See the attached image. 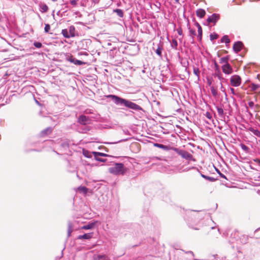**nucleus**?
<instances>
[{
    "label": "nucleus",
    "mask_w": 260,
    "mask_h": 260,
    "mask_svg": "<svg viewBox=\"0 0 260 260\" xmlns=\"http://www.w3.org/2000/svg\"><path fill=\"white\" fill-rule=\"evenodd\" d=\"M107 97L119 106L130 108V101L128 100L114 94H109Z\"/></svg>",
    "instance_id": "nucleus-1"
},
{
    "label": "nucleus",
    "mask_w": 260,
    "mask_h": 260,
    "mask_svg": "<svg viewBox=\"0 0 260 260\" xmlns=\"http://www.w3.org/2000/svg\"><path fill=\"white\" fill-rule=\"evenodd\" d=\"M127 169L125 168L122 163H115L113 167L109 169V172L115 175H123L125 174Z\"/></svg>",
    "instance_id": "nucleus-2"
},
{
    "label": "nucleus",
    "mask_w": 260,
    "mask_h": 260,
    "mask_svg": "<svg viewBox=\"0 0 260 260\" xmlns=\"http://www.w3.org/2000/svg\"><path fill=\"white\" fill-rule=\"evenodd\" d=\"M174 150L177 152V153L180 155L182 158L186 159L188 160H193L194 159L193 158L192 155L188 152L184 150H179L177 148H174Z\"/></svg>",
    "instance_id": "nucleus-3"
},
{
    "label": "nucleus",
    "mask_w": 260,
    "mask_h": 260,
    "mask_svg": "<svg viewBox=\"0 0 260 260\" xmlns=\"http://www.w3.org/2000/svg\"><path fill=\"white\" fill-rule=\"evenodd\" d=\"M131 110H133L136 112V114L138 117H141L144 112L143 109L140 105L133 102H131Z\"/></svg>",
    "instance_id": "nucleus-4"
},
{
    "label": "nucleus",
    "mask_w": 260,
    "mask_h": 260,
    "mask_svg": "<svg viewBox=\"0 0 260 260\" xmlns=\"http://www.w3.org/2000/svg\"><path fill=\"white\" fill-rule=\"evenodd\" d=\"M230 82L232 86L238 87L240 86L241 83V78L239 75H234L231 76Z\"/></svg>",
    "instance_id": "nucleus-5"
},
{
    "label": "nucleus",
    "mask_w": 260,
    "mask_h": 260,
    "mask_svg": "<svg viewBox=\"0 0 260 260\" xmlns=\"http://www.w3.org/2000/svg\"><path fill=\"white\" fill-rule=\"evenodd\" d=\"M90 121L89 117L84 115H80L78 118V122L84 125L89 124Z\"/></svg>",
    "instance_id": "nucleus-6"
},
{
    "label": "nucleus",
    "mask_w": 260,
    "mask_h": 260,
    "mask_svg": "<svg viewBox=\"0 0 260 260\" xmlns=\"http://www.w3.org/2000/svg\"><path fill=\"white\" fill-rule=\"evenodd\" d=\"M219 19L220 15L218 14L214 13L208 17L207 21L208 23H213L215 24Z\"/></svg>",
    "instance_id": "nucleus-7"
},
{
    "label": "nucleus",
    "mask_w": 260,
    "mask_h": 260,
    "mask_svg": "<svg viewBox=\"0 0 260 260\" xmlns=\"http://www.w3.org/2000/svg\"><path fill=\"white\" fill-rule=\"evenodd\" d=\"M76 224V222L75 221L72 222L71 221H68V232H67V237L69 238L72 233L74 230H75V224Z\"/></svg>",
    "instance_id": "nucleus-8"
},
{
    "label": "nucleus",
    "mask_w": 260,
    "mask_h": 260,
    "mask_svg": "<svg viewBox=\"0 0 260 260\" xmlns=\"http://www.w3.org/2000/svg\"><path fill=\"white\" fill-rule=\"evenodd\" d=\"M97 220L91 221L89 222L87 224L82 226L81 229L83 230H90L95 228V225L99 223Z\"/></svg>",
    "instance_id": "nucleus-9"
},
{
    "label": "nucleus",
    "mask_w": 260,
    "mask_h": 260,
    "mask_svg": "<svg viewBox=\"0 0 260 260\" xmlns=\"http://www.w3.org/2000/svg\"><path fill=\"white\" fill-rule=\"evenodd\" d=\"M222 72L225 74H231L233 72L232 66L229 63L224 64L222 66Z\"/></svg>",
    "instance_id": "nucleus-10"
},
{
    "label": "nucleus",
    "mask_w": 260,
    "mask_h": 260,
    "mask_svg": "<svg viewBox=\"0 0 260 260\" xmlns=\"http://www.w3.org/2000/svg\"><path fill=\"white\" fill-rule=\"evenodd\" d=\"M243 46V44L241 41L235 42L233 45V50L236 53L240 52Z\"/></svg>",
    "instance_id": "nucleus-11"
},
{
    "label": "nucleus",
    "mask_w": 260,
    "mask_h": 260,
    "mask_svg": "<svg viewBox=\"0 0 260 260\" xmlns=\"http://www.w3.org/2000/svg\"><path fill=\"white\" fill-rule=\"evenodd\" d=\"M140 48L138 44L136 43L131 44V55H135L139 53Z\"/></svg>",
    "instance_id": "nucleus-12"
},
{
    "label": "nucleus",
    "mask_w": 260,
    "mask_h": 260,
    "mask_svg": "<svg viewBox=\"0 0 260 260\" xmlns=\"http://www.w3.org/2000/svg\"><path fill=\"white\" fill-rule=\"evenodd\" d=\"M92 153L94 155L95 159L101 162H105L106 160L103 158H98V156H106L107 154L102 152H92Z\"/></svg>",
    "instance_id": "nucleus-13"
},
{
    "label": "nucleus",
    "mask_w": 260,
    "mask_h": 260,
    "mask_svg": "<svg viewBox=\"0 0 260 260\" xmlns=\"http://www.w3.org/2000/svg\"><path fill=\"white\" fill-rule=\"evenodd\" d=\"M93 235V233H86L82 235L78 236L77 239L79 240H81V239L89 240L92 238Z\"/></svg>",
    "instance_id": "nucleus-14"
},
{
    "label": "nucleus",
    "mask_w": 260,
    "mask_h": 260,
    "mask_svg": "<svg viewBox=\"0 0 260 260\" xmlns=\"http://www.w3.org/2000/svg\"><path fill=\"white\" fill-rule=\"evenodd\" d=\"M52 131V127H48L41 131V132L40 133V136L44 137L46 135H49L51 133Z\"/></svg>",
    "instance_id": "nucleus-15"
},
{
    "label": "nucleus",
    "mask_w": 260,
    "mask_h": 260,
    "mask_svg": "<svg viewBox=\"0 0 260 260\" xmlns=\"http://www.w3.org/2000/svg\"><path fill=\"white\" fill-rule=\"evenodd\" d=\"M163 50V46L162 44L159 43V44L157 46V49L155 50V53L158 55L160 57H162V50Z\"/></svg>",
    "instance_id": "nucleus-16"
},
{
    "label": "nucleus",
    "mask_w": 260,
    "mask_h": 260,
    "mask_svg": "<svg viewBox=\"0 0 260 260\" xmlns=\"http://www.w3.org/2000/svg\"><path fill=\"white\" fill-rule=\"evenodd\" d=\"M153 145H154V146H155L156 147L161 148L166 151H168L170 149V147L169 146L164 145L163 144H159V143H154Z\"/></svg>",
    "instance_id": "nucleus-17"
},
{
    "label": "nucleus",
    "mask_w": 260,
    "mask_h": 260,
    "mask_svg": "<svg viewBox=\"0 0 260 260\" xmlns=\"http://www.w3.org/2000/svg\"><path fill=\"white\" fill-rule=\"evenodd\" d=\"M196 14L198 17H200V18H202L205 16L206 12L202 9H199L197 10Z\"/></svg>",
    "instance_id": "nucleus-18"
},
{
    "label": "nucleus",
    "mask_w": 260,
    "mask_h": 260,
    "mask_svg": "<svg viewBox=\"0 0 260 260\" xmlns=\"http://www.w3.org/2000/svg\"><path fill=\"white\" fill-rule=\"evenodd\" d=\"M253 161L255 162L258 166L257 169L254 168L252 166H250V168L254 170L260 171V159L259 158H254Z\"/></svg>",
    "instance_id": "nucleus-19"
},
{
    "label": "nucleus",
    "mask_w": 260,
    "mask_h": 260,
    "mask_svg": "<svg viewBox=\"0 0 260 260\" xmlns=\"http://www.w3.org/2000/svg\"><path fill=\"white\" fill-rule=\"evenodd\" d=\"M39 6H40V11L42 13H46L48 11V7L46 4H45L44 3H41Z\"/></svg>",
    "instance_id": "nucleus-20"
},
{
    "label": "nucleus",
    "mask_w": 260,
    "mask_h": 260,
    "mask_svg": "<svg viewBox=\"0 0 260 260\" xmlns=\"http://www.w3.org/2000/svg\"><path fill=\"white\" fill-rule=\"evenodd\" d=\"M248 131L251 133H253V135H254L256 137H258L260 135V132L257 129H255L253 127H250L248 128Z\"/></svg>",
    "instance_id": "nucleus-21"
},
{
    "label": "nucleus",
    "mask_w": 260,
    "mask_h": 260,
    "mask_svg": "<svg viewBox=\"0 0 260 260\" xmlns=\"http://www.w3.org/2000/svg\"><path fill=\"white\" fill-rule=\"evenodd\" d=\"M69 33L70 35V36L72 37H74L75 36V28L73 25H71L69 28Z\"/></svg>",
    "instance_id": "nucleus-22"
},
{
    "label": "nucleus",
    "mask_w": 260,
    "mask_h": 260,
    "mask_svg": "<svg viewBox=\"0 0 260 260\" xmlns=\"http://www.w3.org/2000/svg\"><path fill=\"white\" fill-rule=\"evenodd\" d=\"M94 260H110L109 258L104 255H98L94 257Z\"/></svg>",
    "instance_id": "nucleus-23"
},
{
    "label": "nucleus",
    "mask_w": 260,
    "mask_h": 260,
    "mask_svg": "<svg viewBox=\"0 0 260 260\" xmlns=\"http://www.w3.org/2000/svg\"><path fill=\"white\" fill-rule=\"evenodd\" d=\"M193 74L197 77L198 79L199 80L200 76V71L198 67L193 66Z\"/></svg>",
    "instance_id": "nucleus-24"
},
{
    "label": "nucleus",
    "mask_w": 260,
    "mask_h": 260,
    "mask_svg": "<svg viewBox=\"0 0 260 260\" xmlns=\"http://www.w3.org/2000/svg\"><path fill=\"white\" fill-rule=\"evenodd\" d=\"M61 34L63 35V36L66 38H72L71 36H70V35L69 33V30L68 29H63L62 30Z\"/></svg>",
    "instance_id": "nucleus-25"
},
{
    "label": "nucleus",
    "mask_w": 260,
    "mask_h": 260,
    "mask_svg": "<svg viewBox=\"0 0 260 260\" xmlns=\"http://www.w3.org/2000/svg\"><path fill=\"white\" fill-rule=\"evenodd\" d=\"M216 110L217 111L218 115L220 117H223L224 113V111H223V110L222 108V107H219V106H216Z\"/></svg>",
    "instance_id": "nucleus-26"
},
{
    "label": "nucleus",
    "mask_w": 260,
    "mask_h": 260,
    "mask_svg": "<svg viewBox=\"0 0 260 260\" xmlns=\"http://www.w3.org/2000/svg\"><path fill=\"white\" fill-rule=\"evenodd\" d=\"M221 42L225 43L226 44H228L230 43V40L229 39V37L227 35H224L221 39Z\"/></svg>",
    "instance_id": "nucleus-27"
},
{
    "label": "nucleus",
    "mask_w": 260,
    "mask_h": 260,
    "mask_svg": "<svg viewBox=\"0 0 260 260\" xmlns=\"http://www.w3.org/2000/svg\"><path fill=\"white\" fill-rule=\"evenodd\" d=\"M60 146L63 150H66L69 148V144L68 142H63L60 144Z\"/></svg>",
    "instance_id": "nucleus-28"
},
{
    "label": "nucleus",
    "mask_w": 260,
    "mask_h": 260,
    "mask_svg": "<svg viewBox=\"0 0 260 260\" xmlns=\"http://www.w3.org/2000/svg\"><path fill=\"white\" fill-rule=\"evenodd\" d=\"M229 59V58L228 56H225V57H221L220 59L219 63H224V64L229 63H228Z\"/></svg>",
    "instance_id": "nucleus-29"
},
{
    "label": "nucleus",
    "mask_w": 260,
    "mask_h": 260,
    "mask_svg": "<svg viewBox=\"0 0 260 260\" xmlns=\"http://www.w3.org/2000/svg\"><path fill=\"white\" fill-rule=\"evenodd\" d=\"M171 46L172 48L177 50V46H178V43H177V40L175 39L172 40Z\"/></svg>",
    "instance_id": "nucleus-30"
},
{
    "label": "nucleus",
    "mask_w": 260,
    "mask_h": 260,
    "mask_svg": "<svg viewBox=\"0 0 260 260\" xmlns=\"http://www.w3.org/2000/svg\"><path fill=\"white\" fill-rule=\"evenodd\" d=\"M114 11L115 13H116L117 15L119 17H123V11H122V10L119 9H116L114 10Z\"/></svg>",
    "instance_id": "nucleus-31"
},
{
    "label": "nucleus",
    "mask_w": 260,
    "mask_h": 260,
    "mask_svg": "<svg viewBox=\"0 0 260 260\" xmlns=\"http://www.w3.org/2000/svg\"><path fill=\"white\" fill-rule=\"evenodd\" d=\"M210 89L212 95L215 98L216 97L218 94L217 90L213 86H211Z\"/></svg>",
    "instance_id": "nucleus-32"
},
{
    "label": "nucleus",
    "mask_w": 260,
    "mask_h": 260,
    "mask_svg": "<svg viewBox=\"0 0 260 260\" xmlns=\"http://www.w3.org/2000/svg\"><path fill=\"white\" fill-rule=\"evenodd\" d=\"M198 38L199 41H201L202 39V28L201 26L199 27V28L198 29Z\"/></svg>",
    "instance_id": "nucleus-33"
},
{
    "label": "nucleus",
    "mask_w": 260,
    "mask_h": 260,
    "mask_svg": "<svg viewBox=\"0 0 260 260\" xmlns=\"http://www.w3.org/2000/svg\"><path fill=\"white\" fill-rule=\"evenodd\" d=\"M201 176L203 178H204V179H206L207 180L212 181V182L214 181L215 180V179L214 178L211 177H209V176H206V175H203V174H201Z\"/></svg>",
    "instance_id": "nucleus-34"
},
{
    "label": "nucleus",
    "mask_w": 260,
    "mask_h": 260,
    "mask_svg": "<svg viewBox=\"0 0 260 260\" xmlns=\"http://www.w3.org/2000/svg\"><path fill=\"white\" fill-rule=\"evenodd\" d=\"M129 139V138H126V139H121V140H120L118 141H116V142H107V143H105V144H117L118 143H119V142H124V141H127Z\"/></svg>",
    "instance_id": "nucleus-35"
},
{
    "label": "nucleus",
    "mask_w": 260,
    "mask_h": 260,
    "mask_svg": "<svg viewBox=\"0 0 260 260\" xmlns=\"http://www.w3.org/2000/svg\"><path fill=\"white\" fill-rule=\"evenodd\" d=\"M67 60L71 63H74L75 58L73 57L72 55H68L66 57Z\"/></svg>",
    "instance_id": "nucleus-36"
},
{
    "label": "nucleus",
    "mask_w": 260,
    "mask_h": 260,
    "mask_svg": "<svg viewBox=\"0 0 260 260\" xmlns=\"http://www.w3.org/2000/svg\"><path fill=\"white\" fill-rule=\"evenodd\" d=\"M259 87L260 85L259 84L254 83L252 84L251 85V88L252 91H255L257 90Z\"/></svg>",
    "instance_id": "nucleus-37"
},
{
    "label": "nucleus",
    "mask_w": 260,
    "mask_h": 260,
    "mask_svg": "<svg viewBox=\"0 0 260 260\" xmlns=\"http://www.w3.org/2000/svg\"><path fill=\"white\" fill-rule=\"evenodd\" d=\"M74 64H75V65L81 66V65L85 64V62H83V61H82L81 60H78V59L75 58V62H74Z\"/></svg>",
    "instance_id": "nucleus-38"
},
{
    "label": "nucleus",
    "mask_w": 260,
    "mask_h": 260,
    "mask_svg": "<svg viewBox=\"0 0 260 260\" xmlns=\"http://www.w3.org/2000/svg\"><path fill=\"white\" fill-rule=\"evenodd\" d=\"M240 147H241V149L243 150H244V151H245L246 152H248L249 151V148L245 144H242V143L241 144Z\"/></svg>",
    "instance_id": "nucleus-39"
},
{
    "label": "nucleus",
    "mask_w": 260,
    "mask_h": 260,
    "mask_svg": "<svg viewBox=\"0 0 260 260\" xmlns=\"http://www.w3.org/2000/svg\"><path fill=\"white\" fill-rule=\"evenodd\" d=\"M83 155L87 158H91L92 157V155L90 152L87 150H83Z\"/></svg>",
    "instance_id": "nucleus-40"
},
{
    "label": "nucleus",
    "mask_w": 260,
    "mask_h": 260,
    "mask_svg": "<svg viewBox=\"0 0 260 260\" xmlns=\"http://www.w3.org/2000/svg\"><path fill=\"white\" fill-rule=\"evenodd\" d=\"M220 90H221L222 92H223V93H224V95H225V98H226V97H227V94H226V91H225V88L223 87V85H222V82H220Z\"/></svg>",
    "instance_id": "nucleus-41"
},
{
    "label": "nucleus",
    "mask_w": 260,
    "mask_h": 260,
    "mask_svg": "<svg viewBox=\"0 0 260 260\" xmlns=\"http://www.w3.org/2000/svg\"><path fill=\"white\" fill-rule=\"evenodd\" d=\"M218 37V35L217 34H211L210 35V40L211 41L217 39Z\"/></svg>",
    "instance_id": "nucleus-42"
},
{
    "label": "nucleus",
    "mask_w": 260,
    "mask_h": 260,
    "mask_svg": "<svg viewBox=\"0 0 260 260\" xmlns=\"http://www.w3.org/2000/svg\"><path fill=\"white\" fill-rule=\"evenodd\" d=\"M33 44L37 48H41L42 47V44L40 42H35Z\"/></svg>",
    "instance_id": "nucleus-43"
},
{
    "label": "nucleus",
    "mask_w": 260,
    "mask_h": 260,
    "mask_svg": "<svg viewBox=\"0 0 260 260\" xmlns=\"http://www.w3.org/2000/svg\"><path fill=\"white\" fill-rule=\"evenodd\" d=\"M218 72V73H216L214 74V76L217 77L218 79L220 80V81L224 80V78L222 77V75H221V73L220 72V71Z\"/></svg>",
    "instance_id": "nucleus-44"
},
{
    "label": "nucleus",
    "mask_w": 260,
    "mask_h": 260,
    "mask_svg": "<svg viewBox=\"0 0 260 260\" xmlns=\"http://www.w3.org/2000/svg\"><path fill=\"white\" fill-rule=\"evenodd\" d=\"M50 29V25L49 24H45L44 30L45 32H48Z\"/></svg>",
    "instance_id": "nucleus-45"
},
{
    "label": "nucleus",
    "mask_w": 260,
    "mask_h": 260,
    "mask_svg": "<svg viewBox=\"0 0 260 260\" xmlns=\"http://www.w3.org/2000/svg\"><path fill=\"white\" fill-rule=\"evenodd\" d=\"M78 189L84 193H86L87 191V188L85 186H80L78 188Z\"/></svg>",
    "instance_id": "nucleus-46"
},
{
    "label": "nucleus",
    "mask_w": 260,
    "mask_h": 260,
    "mask_svg": "<svg viewBox=\"0 0 260 260\" xmlns=\"http://www.w3.org/2000/svg\"><path fill=\"white\" fill-rule=\"evenodd\" d=\"M78 0H70V3L73 6H76L77 4Z\"/></svg>",
    "instance_id": "nucleus-47"
},
{
    "label": "nucleus",
    "mask_w": 260,
    "mask_h": 260,
    "mask_svg": "<svg viewBox=\"0 0 260 260\" xmlns=\"http://www.w3.org/2000/svg\"><path fill=\"white\" fill-rule=\"evenodd\" d=\"M216 171L217 172V173L219 175V176L221 177V178H225L226 179V177L222 173H221L220 171H219L218 170L216 169Z\"/></svg>",
    "instance_id": "nucleus-48"
},
{
    "label": "nucleus",
    "mask_w": 260,
    "mask_h": 260,
    "mask_svg": "<svg viewBox=\"0 0 260 260\" xmlns=\"http://www.w3.org/2000/svg\"><path fill=\"white\" fill-rule=\"evenodd\" d=\"M205 115H206V117L207 118H208L209 119H211L212 118V115L209 112H207L206 113Z\"/></svg>",
    "instance_id": "nucleus-49"
},
{
    "label": "nucleus",
    "mask_w": 260,
    "mask_h": 260,
    "mask_svg": "<svg viewBox=\"0 0 260 260\" xmlns=\"http://www.w3.org/2000/svg\"><path fill=\"white\" fill-rule=\"evenodd\" d=\"M189 32H190V34L191 35H196V30H194V29H190V28H189Z\"/></svg>",
    "instance_id": "nucleus-50"
},
{
    "label": "nucleus",
    "mask_w": 260,
    "mask_h": 260,
    "mask_svg": "<svg viewBox=\"0 0 260 260\" xmlns=\"http://www.w3.org/2000/svg\"><path fill=\"white\" fill-rule=\"evenodd\" d=\"M90 130V128L88 127H86L85 128H83L82 131L81 132V133H87L88 131H89Z\"/></svg>",
    "instance_id": "nucleus-51"
},
{
    "label": "nucleus",
    "mask_w": 260,
    "mask_h": 260,
    "mask_svg": "<svg viewBox=\"0 0 260 260\" xmlns=\"http://www.w3.org/2000/svg\"><path fill=\"white\" fill-rule=\"evenodd\" d=\"M214 66H215V70L216 71H218V72H219V66L218 65V64H217V63L216 62H214Z\"/></svg>",
    "instance_id": "nucleus-52"
},
{
    "label": "nucleus",
    "mask_w": 260,
    "mask_h": 260,
    "mask_svg": "<svg viewBox=\"0 0 260 260\" xmlns=\"http://www.w3.org/2000/svg\"><path fill=\"white\" fill-rule=\"evenodd\" d=\"M177 31L178 34L179 35L181 36V35H183L182 30V29L181 28L177 29Z\"/></svg>",
    "instance_id": "nucleus-53"
},
{
    "label": "nucleus",
    "mask_w": 260,
    "mask_h": 260,
    "mask_svg": "<svg viewBox=\"0 0 260 260\" xmlns=\"http://www.w3.org/2000/svg\"><path fill=\"white\" fill-rule=\"evenodd\" d=\"M185 252L186 253H187V254H191V256H192V257H193V256H194L193 252L192 251H186V252Z\"/></svg>",
    "instance_id": "nucleus-54"
},
{
    "label": "nucleus",
    "mask_w": 260,
    "mask_h": 260,
    "mask_svg": "<svg viewBox=\"0 0 260 260\" xmlns=\"http://www.w3.org/2000/svg\"><path fill=\"white\" fill-rule=\"evenodd\" d=\"M248 105H249V107H250L251 108H252L254 106V103L253 102H249L248 103Z\"/></svg>",
    "instance_id": "nucleus-55"
},
{
    "label": "nucleus",
    "mask_w": 260,
    "mask_h": 260,
    "mask_svg": "<svg viewBox=\"0 0 260 260\" xmlns=\"http://www.w3.org/2000/svg\"><path fill=\"white\" fill-rule=\"evenodd\" d=\"M230 90L231 91V93L233 94V95H235V89L234 88H232V87H231L230 88Z\"/></svg>",
    "instance_id": "nucleus-56"
},
{
    "label": "nucleus",
    "mask_w": 260,
    "mask_h": 260,
    "mask_svg": "<svg viewBox=\"0 0 260 260\" xmlns=\"http://www.w3.org/2000/svg\"><path fill=\"white\" fill-rule=\"evenodd\" d=\"M207 83H208V84L209 85V86H210V87L212 86H211L212 81H211V80L208 79L207 80Z\"/></svg>",
    "instance_id": "nucleus-57"
},
{
    "label": "nucleus",
    "mask_w": 260,
    "mask_h": 260,
    "mask_svg": "<svg viewBox=\"0 0 260 260\" xmlns=\"http://www.w3.org/2000/svg\"><path fill=\"white\" fill-rule=\"evenodd\" d=\"M30 151H37L38 150L37 149H31V150H25V151L26 152H28Z\"/></svg>",
    "instance_id": "nucleus-58"
},
{
    "label": "nucleus",
    "mask_w": 260,
    "mask_h": 260,
    "mask_svg": "<svg viewBox=\"0 0 260 260\" xmlns=\"http://www.w3.org/2000/svg\"><path fill=\"white\" fill-rule=\"evenodd\" d=\"M137 143H133L131 145V147H137Z\"/></svg>",
    "instance_id": "nucleus-59"
},
{
    "label": "nucleus",
    "mask_w": 260,
    "mask_h": 260,
    "mask_svg": "<svg viewBox=\"0 0 260 260\" xmlns=\"http://www.w3.org/2000/svg\"><path fill=\"white\" fill-rule=\"evenodd\" d=\"M196 25L197 26L198 29L199 28V27L201 26L200 24L198 22L196 23Z\"/></svg>",
    "instance_id": "nucleus-60"
},
{
    "label": "nucleus",
    "mask_w": 260,
    "mask_h": 260,
    "mask_svg": "<svg viewBox=\"0 0 260 260\" xmlns=\"http://www.w3.org/2000/svg\"><path fill=\"white\" fill-rule=\"evenodd\" d=\"M62 255V251L61 252V255L60 257H56V260L59 259L61 257Z\"/></svg>",
    "instance_id": "nucleus-61"
},
{
    "label": "nucleus",
    "mask_w": 260,
    "mask_h": 260,
    "mask_svg": "<svg viewBox=\"0 0 260 260\" xmlns=\"http://www.w3.org/2000/svg\"><path fill=\"white\" fill-rule=\"evenodd\" d=\"M123 132L125 134H127L128 135L129 134V132L128 130H126V131L125 130H123Z\"/></svg>",
    "instance_id": "nucleus-62"
},
{
    "label": "nucleus",
    "mask_w": 260,
    "mask_h": 260,
    "mask_svg": "<svg viewBox=\"0 0 260 260\" xmlns=\"http://www.w3.org/2000/svg\"><path fill=\"white\" fill-rule=\"evenodd\" d=\"M242 237H243V238H245V242L246 243V240H247V237H246V236H244V235L242 236Z\"/></svg>",
    "instance_id": "nucleus-63"
},
{
    "label": "nucleus",
    "mask_w": 260,
    "mask_h": 260,
    "mask_svg": "<svg viewBox=\"0 0 260 260\" xmlns=\"http://www.w3.org/2000/svg\"><path fill=\"white\" fill-rule=\"evenodd\" d=\"M81 54H82V55H87V53L86 52L81 53Z\"/></svg>",
    "instance_id": "nucleus-64"
}]
</instances>
